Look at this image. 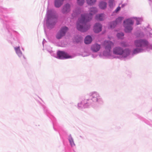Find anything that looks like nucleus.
<instances>
[{
  "instance_id": "f257e3e1",
  "label": "nucleus",
  "mask_w": 152,
  "mask_h": 152,
  "mask_svg": "<svg viewBox=\"0 0 152 152\" xmlns=\"http://www.w3.org/2000/svg\"><path fill=\"white\" fill-rule=\"evenodd\" d=\"M89 14H82L80 18L79 19L77 24V28L82 32L87 31L90 28V25L87 22L92 18V16L97 12L96 9L94 7L90 9Z\"/></svg>"
},
{
  "instance_id": "f03ea898",
  "label": "nucleus",
  "mask_w": 152,
  "mask_h": 152,
  "mask_svg": "<svg viewBox=\"0 0 152 152\" xmlns=\"http://www.w3.org/2000/svg\"><path fill=\"white\" fill-rule=\"evenodd\" d=\"M113 51L114 54L118 55H122L124 57H126L130 53V51L129 50L125 49L123 50L122 48L119 47L114 48Z\"/></svg>"
},
{
  "instance_id": "7ed1b4c3",
  "label": "nucleus",
  "mask_w": 152,
  "mask_h": 152,
  "mask_svg": "<svg viewBox=\"0 0 152 152\" xmlns=\"http://www.w3.org/2000/svg\"><path fill=\"white\" fill-rule=\"evenodd\" d=\"M103 46L105 50L104 53V55H106V53L107 55H109L112 47L114 46V43L110 41L106 40L104 42Z\"/></svg>"
},
{
  "instance_id": "20e7f679",
  "label": "nucleus",
  "mask_w": 152,
  "mask_h": 152,
  "mask_svg": "<svg viewBox=\"0 0 152 152\" xmlns=\"http://www.w3.org/2000/svg\"><path fill=\"white\" fill-rule=\"evenodd\" d=\"M125 27V31L126 32H129L132 30V27L130 26L133 24V22L131 19H128L124 21Z\"/></svg>"
},
{
  "instance_id": "39448f33",
  "label": "nucleus",
  "mask_w": 152,
  "mask_h": 152,
  "mask_svg": "<svg viewBox=\"0 0 152 152\" xmlns=\"http://www.w3.org/2000/svg\"><path fill=\"white\" fill-rule=\"evenodd\" d=\"M57 55L59 58L61 59L71 58V56H69L67 53L63 51H59L58 52Z\"/></svg>"
},
{
  "instance_id": "423d86ee",
  "label": "nucleus",
  "mask_w": 152,
  "mask_h": 152,
  "mask_svg": "<svg viewBox=\"0 0 152 152\" xmlns=\"http://www.w3.org/2000/svg\"><path fill=\"white\" fill-rule=\"evenodd\" d=\"M68 28L65 27L62 28L60 32L57 34L56 38L58 39L61 38L62 37L65 35V33L68 30Z\"/></svg>"
},
{
  "instance_id": "0eeeda50",
  "label": "nucleus",
  "mask_w": 152,
  "mask_h": 152,
  "mask_svg": "<svg viewBox=\"0 0 152 152\" xmlns=\"http://www.w3.org/2000/svg\"><path fill=\"white\" fill-rule=\"evenodd\" d=\"M102 30V25L99 23H96L94 27L93 30L94 32L98 33Z\"/></svg>"
},
{
  "instance_id": "6e6552de",
  "label": "nucleus",
  "mask_w": 152,
  "mask_h": 152,
  "mask_svg": "<svg viewBox=\"0 0 152 152\" xmlns=\"http://www.w3.org/2000/svg\"><path fill=\"white\" fill-rule=\"evenodd\" d=\"M70 10V6L69 4H66L62 10V12L63 13H66Z\"/></svg>"
},
{
  "instance_id": "1a4fd4ad",
  "label": "nucleus",
  "mask_w": 152,
  "mask_h": 152,
  "mask_svg": "<svg viewBox=\"0 0 152 152\" xmlns=\"http://www.w3.org/2000/svg\"><path fill=\"white\" fill-rule=\"evenodd\" d=\"M100 48V45H99L95 44L92 46L91 49L94 52H97L98 51Z\"/></svg>"
},
{
  "instance_id": "9d476101",
  "label": "nucleus",
  "mask_w": 152,
  "mask_h": 152,
  "mask_svg": "<svg viewBox=\"0 0 152 152\" xmlns=\"http://www.w3.org/2000/svg\"><path fill=\"white\" fill-rule=\"evenodd\" d=\"M64 0H55V6L56 7H60L63 4Z\"/></svg>"
},
{
  "instance_id": "9b49d317",
  "label": "nucleus",
  "mask_w": 152,
  "mask_h": 152,
  "mask_svg": "<svg viewBox=\"0 0 152 152\" xmlns=\"http://www.w3.org/2000/svg\"><path fill=\"white\" fill-rule=\"evenodd\" d=\"M92 41V38L90 36H87L85 38L84 42L86 44H89Z\"/></svg>"
},
{
  "instance_id": "f8f14e48",
  "label": "nucleus",
  "mask_w": 152,
  "mask_h": 152,
  "mask_svg": "<svg viewBox=\"0 0 152 152\" xmlns=\"http://www.w3.org/2000/svg\"><path fill=\"white\" fill-rule=\"evenodd\" d=\"M104 18V15L103 14L97 15L96 16V19L98 20H102Z\"/></svg>"
},
{
  "instance_id": "ddd939ff",
  "label": "nucleus",
  "mask_w": 152,
  "mask_h": 152,
  "mask_svg": "<svg viewBox=\"0 0 152 152\" xmlns=\"http://www.w3.org/2000/svg\"><path fill=\"white\" fill-rule=\"evenodd\" d=\"M99 7L102 9L105 8L107 7V3L104 2H101L99 4Z\"/></svg>"
},
{
  "instance_id": "4468645a",
  "label": "nucleus",
  "mask_w": 152,
  "mask_h": 152,
  "mask_svg": "<svg viewBox=\"0 0 152 152\" xmlns=\"http://www.w3.org/2000/svg\"><path fill=\"white\" fill-rule=\"evenodd\" d=\"M142 40H137L135 41V44L137 47H141Z\"/></svg>"
},
{
  "instance_id": "2eb2a0df",
  "label": "nucleus",
  "mask_w": 152,
  "mask_h": 152,
  "mask_svg": "<svg viewBox=\"0 0 152 152\" xmlns=\"http://www.w3.org/2000/svg\"><path fill=\"white\" fill-rule=\"evenodd\" d=\"M91 96L93 99H95L94 100H94L97 101H98L97 97L98 96V95L96 92H94L92 93Z\"/></svg>"
},
{
  "instance_id": "dca6fc26",
  "label": "nucleus",
  "mask_w": 152,
  "mask_h": 152,
  "mask_svg": "<svg viewBox=\"0 0 152 152\" xmlns=\"http://www.w3.org/2000/svg\"><path fill=\"white\" fill-rule=\"evenodd\" d=\"M54 20V17L53 16H51L50 15H48L47 17V21L49 22L50 21H53Z\"/></svg>"
},
{
  "instance_id": "f3484780",
  "label": "nucleus",
  "mask_w": 152,
  "mask_h": 152,
  "mask_svg": "<svg viewBox=\"0 0 152 152\" xmlns=\"http://www.w3.org/2000/svg\"><path fill=\"white\" fill-rule=\"evenodd\" d=\"M116 24V23L115 21L111 22L109 24V27L111 28H113L115 26Z\"/></svg>"
},
{
  "instance_id": "a211bd4d",
  "label": "nucleus",
  "mask_w": 152,
  "mask_h": 152,
  "mask_svg": "<svg viewBox=\"0 0 152 152\" xmlns=\"http://www.w3.org/2000/svg\"><path fill=\"white\" fill-rule=\"evenodd\" d=\"M69 140L72 146H73L75 145V144L74 143L73 140L71 136H70L69 137Z\"/></svg>"
},
{
  "instance_id": "6ab92c4d",
  "label": "nucleus",
  "mask_w": 152,
  "mask_h": 152,
  "mask_svg": "<svg viewBox=\"0 0 152 152\" xmlns=\"http://www.w3.org/2000/svg\"><path fill=\"white\" fill-rule=\"evenodd\" d=\"M96 0H87V2L88 4L89 5H92L94 4Z\"/></svg>"
},
{
  "instance_id": "aec40b11",
  "label": "nucleus",
  "mask_w": 152,
  "mask_h": 152,
  "mask_svg": "<svg viewBox=\"0 0 152 152\" xmlns=\"http://www.w3.org/2000/svg\"><path fill=\"white\" fill-rule=\"evenodd\" d=\"M142 46H146L148 44V42L147 41L145 40H142Z\"/></svg>"
},
{
  "instance_id": "412c9836",
  "label": "nucleus",
  "mask_w": 152,
  "mask_h": 152,
  "mask_svg": "<svg viewBox=\"0 0 152 152\" xmlns=\"http://www.w3.org/2000/svg\"><path fill=\"white\" fill-rule=\"evenodd\" d=\"M123 18L121 17H119L117 19H116V20L115 22L116 23V24H117L121 22Z\"/></svg>"
},
{
  "instance_id": "4be33fe9",
  "label": "nucleus",
  "mask_w": 152,
  "mask_h": 152,
  "mask_svg": "<svg viewBox=\"0 0 152 152\" xmlns=\"http://www.w3.org/2000/svg\"><path fill=\"white\" fill-rule=\"evenodd\" d=\"M85 0H77V4L80 6L82 5L84 3Z\"/></svg>"
},
{
  "instance_id": "5701e85b",
  "label": "nucleus",
  "mask_w": 152,
  "mask_h": 152,
  "mask_svg": "<svg viewBox=\"0 0 152 152\" xmlns=\"http://www.w3.org/2000/svg\"><path fill=\"white\" fill-rule=\"evenodd\" d=\"M124 36L122 33H118L117 34V37L119 38H122Z\"/></svg>"
},
{
  "instance_id": "b1692460",
  "label": "nucleus",
  "mask_w": 152,
  "mask_h": 152,
  "mask_svg": "<svg viewBox=\"0 0 152 152\" xmlns=\"http://www.w3.org/2000/svg\"><path fill=\"white\" fill-rule=\"evenodd\" d=\"M141 51V50L139 48H136L133 51V54H136L140 52Z\"/></svg>"
},
{
  "instance_id": "393cba45",
  "label": "nucleus",
  "mask_w": 152,
  "mask_h": 152,
  "mask_svg": "<svg viewBox=\"0 0 152 152\" xmlns=\"http://www.w3.org/2000/svg\"><path fill=\"white\" fill-rule=\"evenodd\" d=\"M114 1V0H110L109 1V6L110 8L113 7Z\"/></svg>"
},
{
  "instance_id": "a878e982",
  "label": "nucleus",
  "mask_w": 152,
  "mask_h": 152,
  "mask_svg": "<svg viewBox=\"0 0 152 152\" xmlns=\"http://www.w3.org/2000/svg\"><path fill=\"white\" fill-rule=\"evenodd\" d=\"M82 39V37H78L76 39L75 41L78 43L80 42Z\"/></svg>"
},
{
  "instance_id": "bb28decb",
  "label": "nucleus",
  "mask_w": 152,
  "mask_h": 152,
  "mask_svg": "<svg viewBox=\"0 0 152 152\" xmlns=\"http://www.w3.org/2000/svg\"><path fill=\"white\" fill-rule=\"evenodd\" d=\"M121 45L123 47H126L127 46L126 43L124 42H123L121 43Z\"/></svg>"
},
{
  "instance_id": "cd10ccee",
  "label": "nucleus",
  "mask_w": 152,
  "mask_h": 152,
  "mask_svg": "<svg viewBox=\"0 0 152 152\" xmlns=\"http://www.w3.org/2000/svg\"><path fill=\"white\" fill-rule=\"evenodd\" d=\"M15 49L16 52V53H18V52L20 51L19 47H18L17 48H15Z\"/></svg>"
},
{
  "instance_id": "c85d7f7f",
  "label": "nucleus",
  "mask_w": 152,
  "mask_h": 152,
  "mask_svg": "<svg viewBox=\"0 0 152 152\" xmlns=\"http://www.w3.org/2000/svg\"><path fill=\"white\" fill-rule=\"evenodd\" d=\"M16 53L19 56H20V57L22 55V53L20 51L18 52V53Z\"/></svg>"
},
{
  "instance_id": "c756f323",
  "label": "nucleus",
  "mask_w": 152,
  "mask_h": 152,
  "mask_svg": "<svg viewBox=\"0 0 152 152\" xmlns=\"http://www.w3.org/2000/svg\"><path fill=\"white\" fill-rule=\"evenodd\" d=\"M121 9V7H118L115 10V11L116 12H118Z\"/></svg>"
},
{
  "instance_id": "7c9ffc66",
  "label": "nucleus",
  "mask_w": 152,
  "mask_h": 152,
  "mask_svg": "<svg viewBox=\"0 0 152 152\" xmlns=\"http://www.w3.org/2000/svg\"><path fill=\"white\" fill-rule=\"evenodd\" d=\"M125 5L124 4H123L122 5L121 7H123L125 6Z\"/></svg>"
},
{
  "instance_id": "2f4dec72",
  "label": "nucleus",
  "mask_w": 152,
  "mask_h": 152,
  "mask_svg": "<svg viewBox=\"0 0 152 152\" xmlns=\"http://www.w3.org/2000/svg\"><path fill=\"white\" fill-rule=\"evenodd\" d=\"M139 24V22L138 21H137V25H138Z\"/></svg>"
}]
</instances>
